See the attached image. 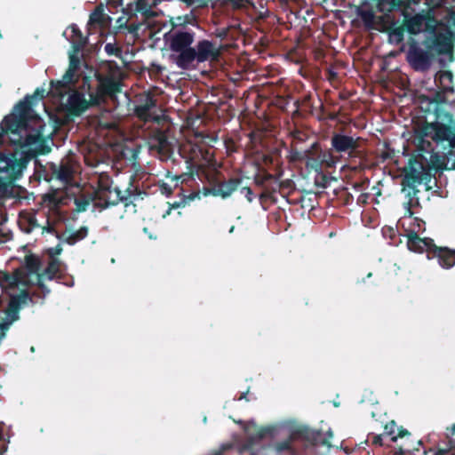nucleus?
Here are the masks:
<instances>
[{"instance_id":"7c9ffc66","label":"nucleus","mask_w":455,"mask_h":455,"mask_svg":"<svg viewBox=\"0 0 455 455\" xmlns=\"http://www.w3.org/2000/svg\"><path fill=\"white\" fill-rule=\"evenodd\" d=\"M445 438L447 441H443L437 450L449 449L453 451L452 455H455V423L451 427H446Z\"/></svg>"},{"instance_id":"412c9836","label":"nucleus","mask_w":455,"mask_h":455,"mask_svg":"<svg viewBox=\"0 0 455 455\" xmlns=\"http://www.w3.org/2000/svg\"><path fill=\"white\" fill-rule=\"evenodd\" d=\"M435 258L442 267L449 269L455 265V250L434 244L429 251V259Z\"/></svg>"},{"instance_id":"3c124183","label":"nucleus","mask_w":455,"mask_h":455,"mask_svg":"<svg viewBox=\"0 0 455 455\" xmlns=\"http://www.w3.org/2000/svg\"><path fill=\"white\" fill-rule=\"evenodd\" d=\"M179 195H182L183 202H186V205L195 199H201V191L196 190L189 193L188 195H183L181 192Z\"/></svg>"},{"instance_id":"0e129e2a","label":"nucleus","mask_w":455,"mask_h":455,"mask_svg":"<svg viewBox=\"0 0 455 455\" xmlns=\"http://www.w3.org/2000/svg\"><path fill=\"white\" fill-rule=\"evenodd\" d=\"M291 183L292 182L291 180H287L285 181L279 182V184H276V186L278 187L279 189L290 188Z\"/></svg>"},{"instance_id":"8fccbe9b","label":"nucleus","mask_w":455,"mask_h":455,"mask_svg":"<svg viewBox=\"0 0 455 455\" xmlns=\"http://www.w3.org/2000/svg\"><path fill=\"white\" fill-rule=\"evenodd\" d=\"M200 191H201V196L203 195L204 196H212L214 197H218L219 195H221L219 191L215 190L213 186L209 185V184H208V186L203 187L202 190H200Z\"/></svg>"},{"instance_id":"f03ea898","label":"nucleus","mask_w":455,"mask_h":455,"mask_svg":"<svg viewBox=\"0 0 455 455\" xmlns=\"http://www.w3.org/2000/svg\"><path fill=\"white\" fill-rule=\"evenodd\" d=\"M34 104L33 97L29 95H26L23 100H20L14 106L13 112L4 116L1 122L0 135L3 138L7 134L20 135L21 130L28 128L30 120L39 118L32 108ZM20 139L21 137L19 136L18 143H21Z\"/></svg>"},{"instance_id":"dca6fc26","label":"nucleus","mask_w":455,"mask_h":455,"mask_svg":"<svg viewBox=\"0 0 455 455\" xmlns=\"http://www.w3.org/2000/svg\"><path fill=\"white\" fill-rule=\"evenodd\" d=\"M32 284V281L28 280L23 267H19L12 273L0 271V286L5 292H8L9 290H14L19 286H30Z\"/></svg>"},{"instance_id":"ddd939ff","label":"nucleus","mask_w":455,"mask_h":455,"mask_svg":"<svg viewBox=\"0 0 455 455\" xmlns=\"http://www.w3.org/2000/svg\"><path fill=\"white\" fill-rule=\"evenodd\" d=\"M204 175L207 184L213 186L215 190L221 194L218 197L222 199L231 196L241 187L243 182L242 177H231L226 180L220 172H204Z\"/></svg>"},{"instance_id":"09e8293b","label":"nucleus","mask_w":455,"mask_h":455,"mask_svg":"<svg viewBox=\"0 0 455 455\" xmlns=\"http://www.w3.org/2000/svg\"><path fill=\"white\" fill-rule=\"evenodd\" d=\"M259 200L261 204H264L267 200L273 203H276V198L275 195H273V193L270 191L268 188H266L264 191L260 194Z\"/></svg>"},{"instance_id":"a18cd8bd","label":"nucleus","mask_w":455,"mask_h":455,"mask_svg":"<svg viewBox=\"0 0 455 455\" xmlns=\"http://www.w3.org/2000/svg\"><path fill=\"white\" fill-rule=\"evenodd\" d=\"M104 51L108 56H116L120 58L122 56L123 51L121 47L117 46L115 44L108 43L104 47Z\"/></svg>"},{"instance_id":"338daca9","label":"nucleus","mask_w":455,"mask_h":455,"mask_svg":"<svg viewBox=\"0 0 455 455\" xmlns=\"http://www.w3.org/2000/svg\"><path fill=\"white\" fill-rule=\"evenodd\" d=\"M108 4L111 7L117 8L123 6V0H109Z\"/></svg>"},{"instance_id":"f3484780","label":"nucleus","mask_w":455,"mask_h":455,"mask_svg":"<svg viewBox=\"0 0 455 455\" xmlns=\"http://www.w3.org/2000/svg\"><path fill=\"white\" fill-rule=\"evenodd\" d=\"M156 100L152 94H141L137 99V104L134 107V115L144 123L158 121V116L152 112V110L156 108Z\"/></svg>"},{"instance_id":"f704fd0d","label":"nucleus","mask_w":455,"mask_h":455,"mask_svg":"<svg viewBox=\"0 0 455 455\" xmlns=\"http://www.w3.org/2000/svg\"><path fill=\"white\" fill-rule=\"evenodd\" d=\"M405 30L406 28L404 24L400 26H395V24H393V26L389 28V41L396 44L402 43L403 41Z\"/></svg>"},{"instance_id":"20e7f679","label":"nucleus","mask_w":455,"mask_h":455,"mask_svg":"<svg viewBox=\"0 0 455 455\" xmlns=\"http://www.w3.org/2000/svg\"><path fill=\"white\" fill-rule=\"evenodd\" d=\"M423 157L411 156L409 159L408 165L403 169V178L402 180L403 187H413L414 185L425 184L427 188H430V182L434 176L433 171L435 172H442L443 171H436L435 166L439 164L442 161L436 160L430 165L428 163H424Z\"/></svg>"},{"instance_id":"9d476101","label":"nucleus","mask_w":455,"mask_h":455,"mask_svg":"<svg viewBox=\"0 0 455 455\" xmlns=\"http://www.w3.org/2000/svg\"><path fill=\"white\" fill-rule=\"evenodd\" d=\"M307 155L306 168L317 173L323 170L335 169L339 164L338 157L332 156L330 148H323L318 141L307 148Z\"/></svg>"},{"instance_id":"2eb2a0df","label":"nucleus","mask_w":455,"mask_h":455,"mask_svg":"<svg viewBox=\"0 0 455 455\" xmlns=\"http://www.w3.org/2000/svg\"><path fill=\"white\" fill-rule=\"evenodd\" d=\"M219 55V50L214 44L209 40H201L196 47L188 51L184 57L188 58V69L193 67L195 61L198 63L204 62L209 60H214Z\"/></svg>"},{"instance_id":"473e14b6","label":"nucleus","mask_w":455,"mask_h":455,"mask_svg":"<svg viewBox=\"0 0 455 455\" xmlns=\"http://www.w3.org/2000/svg\"><path fill=\"white\" fill-rule=\"evenodd\" d=\"M92 202H93V204L96 203V197L92 193L88 195L83 194L80 196L76 197L74 200L76 211L77 212H85Z\"/></svg>"},{"instance_id":"72a5a7b5","label":"nucleus","mask_w":455,"mask_h":455,"mask_svg":"<svg viewBox=\"0 0 455 455\" xmlns=\"http://www.w3.org/2000/svg\"><path fill=\"white\" fill-rule=\"evenodd\" d=\"M418 185H414L413 187H403V189L408 188V192L406 194V197L408 198L406 202V212L408 210H411L412 207H416L419 205V198L418 194L419 190L417 188Z\"/></svg>"},{"instance_id":"0eeeda50","label":"nucleus","mask_w":455,"mask_h":455,"mask_svg":"<svg viewBox=\"0 0 455 455\" xmlns=\"http://www.w3.org/2000/svg\"><path fill=\"white\" fill-rule=\"evenodd\" d=\"M92 78L84 76L82 84L77 89H74L68 95L65 104L66 112L72 116H79L85 112L91 106L98 104L92 102Z\"/></svg>"},{"instance_id":"774afa93","label":"nucleus","mask_w":455,"mask_h":455,"mask_svg":"<svg viewBox=\"0 0 455 455\" xmlns=\"http://www.w3.org/2000/svg\"><path fill=\"white\" fill-rule=\"evenodd\" d=\"M276 184H279V182H277L275 180L271 187H267L270 189V191L273 193V195H275V193H276V192L281 193L282 189H279L278 187L276 186Z\"/></svg>"},{"instance_id":"f257e3e1","label":"nucleus","mask_w":455,"mask_h":455,"mask_svg":"<svg viewBox=\"0 0 455 455\" xmlns=\"http://www.w3.org/2000/svg\"><path fill=\"white\" fill-rule=\"evenodd\" d=\"M437 87L431 96H419L421 109L434 119L426 122L419 129L421 142L429 138L435 143L447 142L455 148V119L451 113V101L449 97L454 93L453 75L450 70L438 71L435 76Z\"/></svg>"},{"instance_id":"e433bc0d","label":"nucleus","mask_w":455,"mask_h":455,"mask_svg":"<svg viewBox=\"0 0 455 455\" xmlns=\"http://www.w3.org/2000/svg\"><path fill=\"white\" fill-rule=\"evenodd\" d=\"M88 235V228L81 227L78 230L71 233L68 236L65 238V243L69 245H74L77 242L84 239Z\"/></svg>"},{"instance_id":"39448f33","label":"nucleus","mask_w":455,"mask_h":455,"mask_svg":"<svg viewBox=\"0 0 455 455\" xmlns=\"http://www.w3.org/2000/svg\"><path fill=\"white\" fill-rule=\"evenodd\" d=\"M360 137L333 132L330 139V150L332 156L338 157L339 163L343 160L349 163L355 162V159L363 157V151L361 149Z\"/></svg>"},{"instance_id":"5fc2aeb1","label":"nucleus","mask_w":455,"mask_h":455,"mask_svg":"<svg viewBox=\"0 0 455 455\" xmlns=\"http://www.w3.org/2000/svg\"><path fill=\"white\" fill-rule=\"evenodd\" d=\"M31 96L33 97V102L35 103V101L42 100L45 98V91L44 89L37 88Z\"/></svg>"},{"instance_id":"6e6d98bb","label":"nucleus","mask_w":455,"mask_h":455,"mask_svg":"<svg viewBox=\"0 0 455 455\" xmlns=\"http://www.w3.org/2000/svg\"><path fill=\"white\" fill-rule=\"evenodd\" d=\"M226 3L232 4L234 8L239 9L244 7L246 4H249V0H224Z\"/></svg>"},{"instance_id":"bf43d9fd","label":"nucleus","mask_w":455,"mask_h":455,"mask_svg":"<svg viewBox=\"0 0 455 455\" xmlns=\"http://www.w3.org/2000/svg\"><path fill=\"white\" fill-rule=\"evenodd\" d=\"M385 435L383 434L381 435H375L372 436V440H371V443L373 445L375 446H383L384 443H383V437Z\"/></svg>"},{"instance_id":"680f3d73","label":"nucleus","mask_w":455,"mask_h":455,"mask_svg":"<svg viewBox=\"0 0 455 455\" xmlns=\"http://www.w3.org/2000/svg\"><path fill=\"white\" fill-rule=\"evenodd\" d=\"M129 19H130L129 17H128V19H126L125 17L118 18L116 20L117 28L119 29L124 28Z\"/></svg>"},{"instance_id":"c85d7f7f","label":"nucleus","mask_w":455,"mask_h":455,"mask_svg":"<svg viewBox=\"0 0 455 455\" xmlns=\"http://www.w3.org/2000/svg\"><path fill=\"white\" fill-rule=\"evenodd\" d=\"M396 429V423L395 420H391L385 425L383 435L385 437H390V442H396L398 437L411 436V433L403 427L398 428V433L395 435Z\"/></svg>"},{"instance_id":"ea45409f","label":"nucleus","mask_w":455,"mask_h":455,"mask_svg":"<svg viewBox=\"0 0 455 455\" xmlns=\"http://www.w3.org/2000/svg\"><path fill=\"white\" fill-rule=\"evenodd\" d=\"M59 271H60L59 263H58V261L53 259L48 263V265L45 267V269L44 270V272L40 273V275H43V277L47 276V278L49 280H52V279H54V277L56 276V275Z\"/></svg>"},{"instance_id":"58836bf2","label":"nucleus","mask_w":455,"mask_h":455,"mask_svg":"<svg viewBox=\"0 0 455 455\" xmlns=\"http://www.w3.org/2000/svg\"><path fill=\"white\" fill-rule=\"evenodd\" d=\"M166 178L171 179V182L173 183V186L176 187V188L183 183H188L195 180L193 173H182L180 175L171 176L168 172Z\"/></svg>"},{"instance_id":"6ab92c4d","label":"nucleus","mask_w":455,"mask_h":455,"mask_svg":"<svg viewBox=\"0 0 455 455\" xmlns=\"http://www.w3.org/2000/svg\"><path fill=\"white\" fill-rule=\"evenodd\" d=\"M41 266L40 259L37 256L30 254L25 257V267L23 268L28 275V280L31 275H36V284L45 295L50 293V290L46 287L43 281V275H40L39 268Z\"/></svg>"},{"instance_id":"e2e57ef3","label":"nucleus","mask_w":455,"mask_h":455,"mask_svg":"<svg viewBox=\"0 0 455 455\" xmlns=\"http://www.w3.org/2000/svg\"><path fill=\"white\" fill-rule=\"evenodd\" d=\"M291 136L294 140H303L304 133L299 130H295L291 132Z\"/></svg>"},{"instance_id":"4c0bfd02","label":"nucleus","mask_w":455,"mask_h":455,"mask_svg":"<svg viewBox=\"0 0 455 455\" xmlns=\"http://www.w3.org/2000/svg\"><path fill=\"white\" fill-rule=\"evenodd\" d=\"M35 176L38 180H44L47 182H50L52 180V178H50L51 175V170H50V163H47L45 165L38 164L35 169Z\"/></svg>"},{"instance_id":"49530a36","label":"nucleus","mask_w":455,"mask_h":455,"mask_svg":"<svg viewBox=\"0 0 455 455\" xmlns=\"http://www.w3.org/2000/svg\"><path fill=\"white\" fill-rule=\"evenodd\" d=\"M169 181H161L159 182V189L163 195L169 196L173 193V190L176 187L173 186V183L171 182V179H168Z\"/></svg>"},{"instance_id":"1a4fd4ad","label":"nucleus","mask_w":455,"mask_h":455,"mask_svg":"<svg viewBox=\"0 0 455 455\" xmlns=\"http://www.w3.org/2000/svg\"><path fill=\"white\" fill-rule=\"evenodd\" d=\"M195 33L192 31L175 30L170 37L169 45L172 52L170 58L180 68L188 70V58L184 55L192 50Z\"/></svg>"},{"instance_id":"79ce46f5","label":"nucleus","mask_w":455,"mask_h":455,"mask_svg":"<svg viewBox=\"0 0 455 455\" xmlns=\"http://www.w3.org/2000/svg\"><path fill=\"white\" fill-rule=\"evenodd\" d=\"M111 189H112V188H111L109 178L108 176L106 177V179H104L103 177H100L99 183H98V188L92 194L96 197V196H98V195L100 192L109 193V191H111Z\"/></svg>"},{"instance_id":"de8ad7c7","label":"nucleus","mask_w":455,"mask_h":455,"mask_svg":"<svg viewBox=\"0 0 455 455\" xmlns=\"http://www.w3.org/2000/svg\"><path fill=\"white\" fill-rule=\"evenodd\" d=\"M307 149L304 150V151H294L292 152V155H291V159L293 161H298V162H301V163H304V164L306 165V162L307 160Z\"/></svg>"},{"instance_id":"a19ab883","label":"nucleus","mask_w":455,"mask_h":455,"mask_svg":"<svg viewBox=\"0 0 455 455\" xmlns=\"http://www.w3.org/2000/svg\"><path fill=\"white\" fill-rule=\"evenodd\" d=\"M437 145H443L444 148L445 147H448L451 150H455V148H451L447 142H439V143H436ZM450 164V161L449 159L447 161H442L441 163H439V164H436L435 166V170L436 171H455V160L453 162H451V165H449Z\"/></svg>"},{"instance_id":"7ed1b4c3","label":"nucleus","mask_w":455,"mask_h":455,"mask_svg":"<svg viewBox=\"0 0 455 455\" xmlns=\"http://www.w3.org/2000/svg\"><path fill=\"white\" fill-rule=\"evenodd\" d=\"M297 442H304L306 446H316L319 444L328 447L331 446L328 439L323 438V433L320 430H315L307 426H299L291 430L286 440L276 443L275 450L279 454L302 455L301 451L295 445Z\"/></svg>"},{"instance_id":"423d86ee","label":"nucleus","mask_w":455,"mask_h":455,"mask_svg":"<svg viewBox=\"0 0 455 455\" xmlns=\"http://www.w3.org/2000/svg\"><path fill=\"white\" fill-rule=\"evenodd\" d=\"M98 82L95 91L92 90V102L100 104L105 97H112L121 92L123 86V72L118 68H110L107 74L95 72Z\"/></svg>"},{"instance_id":"c9c22d12","label":"nucleus","mask_w":455,"mask_h":455,"mask_svg":"<svg viewBox=\"0 0 455 455\" xmlns=\"http://www.w3.org/2000/svg\"><path fill=\"white\" fill-rule=\"evenodd\" d=\"M133 177H131V182L129 187L122 192V197H126L125 202H122L124 206H129L132 201V199L134 198L136 196L140 195V190L139 188L133 186Z\"/></svg>"},{"instance_id":"a878e982","label":"nucleus","mask_w":455,"mask_h":455,"mask_svg":"<svg viewBox=\"0 0 455 455\" xmlns=\"http://www.w3.org/2000/svg\"><path fill=\"white\" fill-rule=\"evenodd\" d=\"M150 146L161 154H167L171 149L166 132L161 129L155 130L150 136Z\"/></svg>"},{"instance_id":"bb28decb","label":"nucleus","mask_w":455,"mask_h":455,"mask_svg":"<svg viewBox=\"0 0 455 455\" xmlns=\"http://www.w3.org/2000/svg\"><path fill=\"white\" fill-rule=\"evenodd\" d=\"M427 44L432 52L435 51L437 54H447L451 52L452 44L449 37L445 35L439 34L432 40H427Z\"/></svg>"},{"instance_id":"13d9d810","label":"nucleus","mask_w":455,"mask_h":455,"mask_svg":"<svg viewBox=\"0 0 455 455\" xmlns=\"http://www.w3.org/2000/svg\"><path fill=\"white\" fill-rule=\"evenodd\" d=\"M325 73H326L327 79L329 81H334V80H336L338 78V73L331 67L328 68L325 70Z\"/></svg>"},{"instance_id":"c756f323","label":"nucleus","mask_w":455,"mask_h":455,"mask_svg":"<svg viewBox=\"0 0 455 455\" xmlns=\"http://www.w3.org/2000/svg\"><path fill=\"white\" fill-rule=\"evenodd\" d=\"M377 7L380 12L387 13L394 12V10L404 7L408 2L407 0H376Z\"/></svg>"},{"instance_id":"4d7b16f0","label":"nucleus","mask_w":455,"mask_h":455,"mask_svg":"<svg viewBox=\"0 0 455 455\" xmlns=\"http://www.w3.org/2000/svg\"><path fill=\"white\" fill-rule=\"evenodd\" d=\"M241 193L244 194L245 198L249 203L253 201V192L249 187H241Z\"/></svg>"},{"instance_id":"4468645a","label":"nucleus","mask_w":455,"mask_h":455,"mask_svg":"<svg viewBox=\"0 0 455 455\" xmlns=\"http://www.w3.org/2000/svg\"><path fill=\"white\" fill-rule=\"evenodd\" d=\"M80 68V60L74 54L69 56V65L62 76L60 80H52L51 88L52 92L56 96H63L68 90L70 89V85H74L77 82L76 72Z\"/></svg>"},{"instance_id":"c03bdc74","label":"nucleus","mask_w":455,"mask_h":455,"mask_svg":"<svg viewBox=\"0 0 455 455\" xmlns=\"http://www.w3.org/2000/svg\"><path fill=\"white\" fill-rule=\"evenodd\" d=\"M407 439L405 442L399 447L398 451H395V455H404L405 453H410L411 451L416 450L419 451L418 448H416L413 445V441L409 440L411 436H406Z\"/></svg>"},{"instance_id":"69168bd1","label":"nucleus","mask_w":455,"mask_h":455,"mask_svg":"<svg viewBox=\"0 0 455 455\" xmlns=\"http://www.w3.org/2000/svg\"><path fill=\"white\" fill-rule=\"evenodd\" d=\"M453 454V451L449 450V449H445V450H436L433 455H452Z\"/></svg>"},{"instance_id":"393cba45","label":"nucleus","mask_w":455,"mask_h":455,"mask_svg":"<svg viewBox=\"0 0 455 455\" xmlns=\"http://www.w3.org/2000/svg\"><path fill=\"white\" fill-rule=\"evenodd\" d=\"M122 11L124 15L132 18L136 15L137 12L142 13L146 18L154 17L155 12L151 10V7L148 4V0H136L134 3H130L126 7H123Z\"/></svg>"},{"instance_id":"cd10ccee","label":"nucleus","mask_w":455,"mask_h":455,"mask_svg":"<svg viewBox=\"0 0 455 455\" xmlns=\"http://www.w3.org/2000/svg\"><path fill=\"white\" fill-rule=\"evenodd\" d=\"M109 21L110 18L104 13V8L102 4H100L96 6L93 12L90 14L88 26L104 28Z\"/></svg>"},{"instance_id":"b1692460","label":"nucleus","mask_w":455,"mask_h":455,"mask_svg":"<svg viewBox=\"0 0 455 455\" xmlns=\"http://www.w3.org/2000/svg\"><path fill=\"white\" fill-rule=\"evenodd\" d=\"M398 227L403 229V233H409V230L419 229V233L425 230V222L417 217H413L412 210L405 212L404 216L398 221Z\"/></svg>"},{"instance_id":"052dcab7","label":"nucleus","mask_w":455,"mask_h":455,"mask_svg":"<svg viewBox=\"0 0 455 455\" xmlns=\"http://www.w3.org/2000/svg\"><path fill=\"white\" fill-rule=\"evenodd\" d=\"M273 179H274V176L272 174H267L261 179L256 178L255 180H256V184L263 186L266 181L273 180Z\"/></svg>"},{"instance_id":"5701e85b","label":"nucleus","mask_w":455,"mask_h":455,"mask_svg":"<svg viewBox=\"0 0 455 455\" xmlns=\"http://www.w3.org/2000/svg\"><path fill=\"white\" fill-rule=\"evenodd\" d=\"M51 177L52 180H60L62 184H69L74 176L73 168L68 163L60 164L50 163Z\"/></svg>"},{"instance_id":"864d4df0","label":"nucleus","mask_w":455,"mask_h":455,"mask_svg":"<svg viewBox=\"0 0 455 455\" xmlns=\"http://www.w3.org/2000/svg\"><path fill=\"white\" fill-rule=\"evenodd\" d=\"M140 26H141L140 23H131V24H127L126 23V26H125L124 29H127V31L130 34H133L135 36H138V31H139Z\"/></svg>"},{"instance_id":"f8f14e48","label":"nucleus","mask_w":455,"mask_h":455,"mask_svg":"<svg viewBox=\"0 0 455 455\" xmlns=\"http://www.w3.org/2000/svg\"><path fill=\"white\" fill-rule=\"evenodd\" d=\"M407 4L403 7L396 9L401 11L404 17V26L406 30L412 35H416L423 30L434 31L435 28V19L428 12L417 13L412 17L409 16L408 9L411 8V4H417V0H407Z\"/></svg>"},{"instance_id":"2f4dec72","label":"nucleus","mask_w":455,"mask_h":455,"mask_svg":"<svg viewBox=\"0 0 455 455\" xmlns=\"http://www.w3.org/2000/svg\"><path fill=\"white\" fill-rule=\"evenodd\" d=\"M72 36L74 37L73 41V48L75 52H79L82 50L85 44H87V38L83 36L82 31L79 28L73 24L70 26Z\"/></svg>"},{"instance_id":"aec40b11","label":"nucleus","mask_w":455,"mask_h":455,"mask_svg":"<svg viewBox=\"0 0 455 455\" xmlns=\"http://www.w3.org/2000/svg\"><path fill=\"white\" fill-rule=\"evenodd\" d=\"M126 197H122V191L118 188H112L109 193L100 192L96 196L94 207L100 212L112 206H116L122 202H125Z\"/></svg>"},{"instance_id":"603ef678","label":"nucleus","mask_w":455,"mask_h":455,"mask_svg":"<svg viewBox=\"0 0 455 455\" xmlns=\"http://www.w3.org/2000/svg\"><path fill=\"white\" fill-rule=\"evenodd\" d=\"M272 433V428L270 427H260L253 436L256 440H262L267 435H270Z\"/></svg>"},{"instance_id":"37998d69","label":"nucleus","mask_w":455,"mask_h":455,"mask_svg":"<svg viewBox=\"0 0 455 455\" xmlns=\"http://www.w3.org/2000/svg\"><path fill=\"white\" fill-rule=\"evenodd\" d=\"M358 15L366 26H371L373 24L375 15L371 9H360L358 11Z\"/></svg>"},{"instance_id":"4be33fe9","label":"nucleus","mask_w":455,"mask_h":455,"mask_svg":"<svg viewBox=\"0 0 455 455\" xmlns=\"http://www.w3.org/2000/svg\"><path fill=\"white\" fill-rule=\"evenodd\" d=\"M29 301H32V298L26 290H22L16 295L10 294V301L6 311L7 316L11 318L12 321L17 320L19 318L20 309Z\"/></svg>"},{"instance_id":"9b49d317","label":"nucleus","mask_w":455,"mask_h":455,"mask_svg":"<svg viewBox=\"0 0 455 455\" xmlns=\"http://www.w3.org/2000/svg\"><path fill=\"white\" fill-rule=\"evenodd\" d=\"M28 152H14L7 155L0 153V172L4 173V179L16 180L27 167L32 158Z\"/></svg>"},{"instance_id":"a211bd4d","label":"nucleus","mask_w":455,"mask_h":455,"mask_svg":"<svg viewBox=\"0 0 455 455\" xmlns=\"http://www.w3.org/2000/svg\"><path fill=\"white\" fill-rule=\"evenodd\" d=\"M418 234L419 229L409 230V233H402L403 235L407 237V246L410 251L419 253L426 251L429 259V251H431L432 245L435 244L434 240L427 237L421 238Z\"/></svg>"},{"instance_id":"6e6552de","label":"nucleus","mask_w":455,"mask_h":455,"mask_svg":"<svg viewBox=\"0 0 455 455\" xmlns=\"http://www.w3.org/2000/svg\"><path fill=\"white\" fill-rule=\"evenodd\" d=\"M406 61L417 72L427 71L435 59V53L431 51L427 40L418 42L410 37L407 43Z\"/></svg>"}]
</instances>
